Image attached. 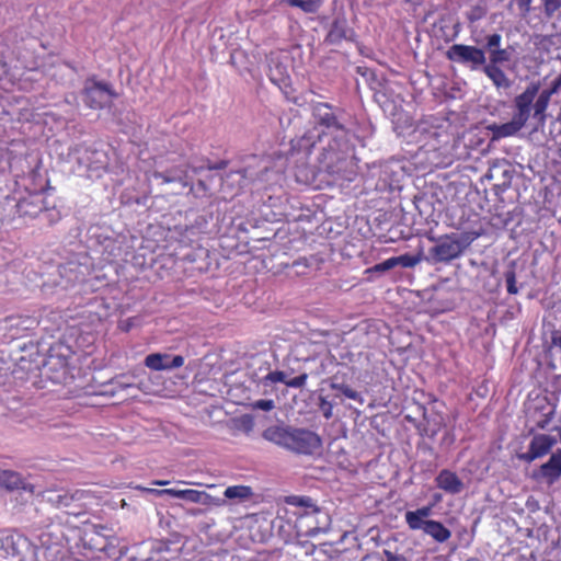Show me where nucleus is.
Returning a JSON list of instances; mask_svg holds the SVG:
<instances>
[{"label":"nucleus","instance_id":"1","mask_svg":"<svg viewBox=\"0 0 561 561\" xmlns=\"http://www.w3.org/2000/svg\"><path fill=\"white\" fill-rule=\"evenodd\" d=\"M311 114L314 122L312 129L301 137L291 139L287 153L288 165L293 168L296 181L299 183H308L313 178L314 170L309 165V156L317 144H322L330 138L350 137L351 134L331 104L318 102L312 105Z\"/></svg>","mask_w":561,"mask_h":561},{"label":"nucleus","instance_id":"2","mask_svg":"<svg viewBox=\"0 0 561 561\" xmlns=\"http://www.w3.org/2000/svg\"><path fill=\"white\" fill-rule=\"evenodd\" d=\"M286 503L297 507L295 529L297 537H313L329 530L331 517L309 496H288Z\"/></svg>","mask_w":561,"mask_h":561},{"label":"nucleus","instance_id":"3","mask_svg":"<svg viewBox=\"0 0 561 561\" xmlns=\"http://www.w3.org/2000/svg\"><path fill=\"white\" fill-rule=\"evenodd\" d=\"M264 437L299 455H312L322 446L319 435L305 428L272 426L264 432Z\"/></svg>","mask_w":561,"mask_h":561},{"label":"nucleus","instance_id":"4","mask_svg":"<svg viewBox=\"0 0 561 561\" xmlns=\"http://www.w3.org/2000/svg\"><path fill=\"white\" fill-rule=\"evenodd\" d=\"M319 145L320 153L317 157V163L309 161V165L314 170V174L307 184L312 183L320 172L331 175L340 174L346 164L351 149L350 137L330 138Z\"/></svg>","mask_w":561,"mask_h":561},{"label":"nucleus","instance_id":"5","mask_svg":"<svg viewBox=\"0 0 561 561\" xmlns=\"http://www.w3.org/2000/svg\"><path fill=\"white\" fill-rule=\"evenodd\" d=\"M33 547L34 561H69V543L59 525L48 526Z\"/></svg>","mask_w":561,"mask_h":561},{"label":"nucleus","instance_id":"6","mask_svg":"<svg viewBox=\"0 0 561 561\" xmlns=\"http://www.w3.org/2000/svg\"><path fill=\"white\" fill-rule=\"evenodd\" d=\"M82 101L91 110H102L110 106L118 94L106 82L87 79L81 91Z\"/></svg>","mask_w":561,"mask_h":561},{"label":"nucleus","instance_id":"7","mask_svg":"<svg viewBox=\"0 0 561 561\" xmlns=\"http://www.w3.org/2000/svg\"><path fill=\"white\" fill-rule=\"evenodd\" d=\"M448 60L459 64H470L471 69H478L486 61L485 53L482 48L465 45L454 44L446 51Z\"/></svg>","mask_w":561,"mask_h":561},{"label":"nucleus","instance_id":"8","mask_svg":"<svg viewBox=\"0 0 561 561\" xmlns=\"http://www.w3.org/2000/svg\"><path fill=\"white\" fill-rule=\"evenodd\" d=\"M466 247L455 234L445 236L431 249V255L436 262H450L459 257Z\"/></svg>","mask_w":561,"mask_h":561},{"label":"nucleus","instance_id":"9","mask_svg":"<svg viewBox=\"0 0 561 561\" xmlns=\"http://www.w3.org/2000/svg\"><path fill=\"white\" fill-rule=\"evenodd\" d=\"M108 529L102 525H91L87 527L80 536L83 547L91 551L107 552L111 546L110 536L104 533Z\"/></svg>","mask_w":561,"mask_h":561},{"label":"nucleus","instance_id":"10","mask_svg":"<svg viewBox=\"0 0 561 561\" xmlns=\"http://www.w3.org/2000/svg\"><path fill=\"white\" fill-rule=\"evenodd\" d=\"M540 84L538 82H531L525 89V91L514 99V114L513 116L523 123H527L530 117L533 110V103L538 95Z\"/></svg>","mask_w":561,"mask_h":561},{"label":"nucleus","instance_id":"11","mask_svg":"<svg viewBox=\"0 0 561 561\" xmlns=\"http://www.w3.org/2000/svg\"><path fill=\"white\" fill-rule=\"evenodd\" d=\"M423 410V420L416 424V430L422 437L434 438L445 427V416L442 412L434 409Z\"/></svg>","mask_w":561,"mask_h":561},{"label":"nucleus","instance_id":"12","mask_svg":"<svg viewBox=\"0 0 561 561\" xmlns=\"http://www.w3.org/2000/svg\"><path fill=\"white\" fill-rule=\"evenodd\" d=\"M556 444V437L547 434H536L529 443L528 450L522 454L519 458L523 461L530 463L534 460L548 455Z\"/></svg>","mask_w":561,"mask_h":561},{"label":"nucleus","instance_id":"13","mask_svg":"<svg viewBox=\"0 0 561 561\" xmlns=\"http://www.w3.org/2000/svg\"><path fill=\"white\" fill-rule=\"evenodd\" d=\"M184 357L182 355H171L167 353H151L145 357L144 364L147 368L160 370H173L184 365Z\"/></svg>","mask_w":561,"mask_h":561},{"label":"nucleus","instance_id":"14","mask_svg":"<svg viewBox=\"0 0 561 561\" xmlns=\"http://www.w3.org/2000/svg\"><path fill=\"white\" fill-rule=\"evenodd\" d=\"M561 477V449L553 453L549 460L542 463L537 471H534L533 478L545 481L548 485L556 483Z\"/></svg>","mask_w":561,"mask_h":561},{"label":"nucleus","instance_id":"15","mask_svg":"<svg viewBox=\"0 0 561 561\" xmlns=\"http://www.w3.org/2000/svg\"><path fill=\"white\" fill-rule=\"evenodd\" d=\"M502 36L499 33L485 37V49L489 51V64L494 66L505 65L512 59L510 48H501Z\"/></svg>","mask_w":561,"mask_h":561},{"label":"nucleus","instance_id":"16","mask_svg":"<svg viewBox=\"0 0 561 561\" xmlns=\"http://www.w3.org/2000/svg\"><path fill=\"white\" fill-rule=\"evenodd\" d=\"M0 541L4 557H22L31 549V542L20 533H11L2 537Z\"/></svg>","mask_w":561,"mask_h":561},{"label":"nucleus","instance_id":"17","mask_svg":"<svg viewBox=\"0 0 561 561\" xmlns=\"http://www.w3.org/2000/svg\"><path fill=\"white\" fill-rule=\"evenodd\" d=\"M500 175L502 180L494 183V190L496 192H504L511 186L513 179V170L506 160L493 163L486 173L489 180L497 181L500 180Z\"/></svg>","mask_w":561,"mask_h":561},{"label":"nucleus","instance_id":"18","mask_svg":"<svg viewBox=\"0 0 561 561\" xmlns=\"http://www.w3.org/2000/svg\"><path fill=\"white\" fill-rule=\"evenodd\" d=\"M83 492L70 493L66 490H46L43 493L44 500L56 508H68L76 501L82 499Z\"/></svg>","mask_w":561,"mask_h":561},{"label":"nucleus","instance_id":"19","mask_svg":"<svg viewBox=\"0 0 561 561\" xmlns=\"http://www.w3.org/2000/svg\"><path fill=\"white\" fill-rule=\"evenodd\" d=\"M435 484L438 489L448 494H459L463 490V482L456 472L449 469H443L435 478Z\"/></svg>","mask_w":561,"mask_h":561},{"label":"nucleus","instance_id":"20","mask_svg":"<svg viewBox=\"0 0 561 561\" xmlns=\"http://www.w3.org/2000/svg\"><path fill=\"white\" fill-rule=\"evenodd\" d=\"M435 502L417 508L416 511H408L404 515L405 523L411 530H420L432 515L433 507L442 500L439 494L435 495Z\"/></svg>","mask_w":561,"mask_h":561},{"label":"nucleus","instance_id":"21","mask_svg":"<svg viewBox=\"0 0 561 561\" xmlns=\"http://www.w3.org/2000/svg\"><path fill=\"white\" fill-rule=\"evenodd\" d=\"M553 416L554 407L550 405L548 402L535 407L534 411L529 412V420L534 423L531 431L535 428L545 430L552 421Z\"/></svg>","mask_w":561,"mask_h":561},{"label":"nucleus","instance_id":"22","mask_svg":"<svg viewBox=\"0 0 561 561\" xmlns=\"http://www.w3.org/2000/svg\"><path fill=\"white\" fill-rule=\"evenodd\" d=\"M178 499L188 501L191 503H201L204 505H221L224 501L214 497L213 495L194 489L179 490Z\"/></svg>","mask_w":561,"mask_h":561},{"label":"nucleus","instance_id":"23","mask_svg":"<svg viewBox=\"0 0 561 561\" xmlns=\"http://www.w3.org/2000/svg\"><path fill=\"white\" fill-rule=\"evenodd\" d=\"M421 529L439 543L446 542L451 537V531L442 522L435 519H428Z\"/></svg>","mask_w":561,"mask_h":561},{"label":"nucleus","instance_id":"24","mask_svg":"<svg viewBox=\"0 0 561 561\" xmlns=\"http://www.w3.org/2000/svg\"><path fill=\"white\" fill-rule=\"evenodd\" d=\"M483 72L497 89H508L512 84L511 80L505 75V72L500 68V66L484 64Z\"/></svg>","mask_w":561,"mask_h":561},{"label":"nucleus","instance_id":"25","mask_svg":"<svg viewBox=\"0 0 561 561\" xmlns=\"http://www.w3.org/2000/svg\"><path fill=\"white\" fill-rule=\"evenodd\" d=\"M526 124L516 117H512L511 122L494 125L491 129L495 138L511 137L517 134Z\"/></svg>","mask_w":561,"mask_h":561},{"label":"nucleus","instance_id":"26","mask_svg":"<svg viewBox=\"0 0 561 561\" xmlns=\"http://www.w3.org/2000/svg\"><path fill=\"white\" fill-rule=\"evenodd\" d=\"M551 95L546 92L541 91L538 92V95L536 96L534 103H533V110H534V118L538 121V123L543 124L547 118V108L549 106Z\"/></svg>","mask_w":561,"mask_h":561},{"label":"nucleus","instance_id":"27","mask_svg":"<svg viewBox=\"0 0 561 561\" xmlns=\"http://www.w3.org/2000/svg\"><path fill=\"white\" fill-rule=\"evenodd\" d=\"M224 495L228 500L244 502L253 496V490L249 485H231L225 490Z\"/></svg>","mask_w":561,"mask_h":561},{"label":"nucleus","instance_id":"28","mask_svg":"<svg viewBox=\"0 0 561 561\" xmlns=\"http://www.w3.org/2000/svg\"><path fill=\"white\" fill-rule=\"evenodd\" d=\"M0 485L8 490L23 488V480L18 472L4 470L0 472Z\"/></svg>","mask_w":561,"mask_h":561},{"label":"nucleus","instance_id":"29","mask_svg":"<svg viewBox=\"0 0 561 561\" xmlns=\"http://www.w3.org/2000/svg\"><path fill=\"white\" fill-rule=\"evenodd\" d=\"M18 213L20 216L34 217L43 209L42 203H35L32 198H22L19 201Z\"/></svg>","mask_w":561,"mask_h":561},{"label":"nucleus","instance_id":"30","mask_svg":"<svg viewBox=\"0 0 561 561\" xmlns=\"http://www.w3.org/2000/svg\"><path fill=\"white\" fill-rule=\"evenodd\" d=\"M151 552L157 554L156 561H171L175 558V554L168 556L171 553L170 542L156 540L151 543Z\"/></svg>","mask_w":561,"mask_h":561},{"label":"nucleus","instance_id":"31","mask_svg":"<svg viewBox=\"0 0 561 561\" xmlns=\"http://www.w3.org/2000/svg\"><path fill=\"white\" fill-rule=\"evenodd\" d=\"M154 179H161L164 183H172L176 181H182L186 178V171L180 168H176L174 170H170L167 172H153Z\"/></svg>","mask_w":561,"mask_h":561},{"label":"nucleus","instance_id":"32","mask_svg":"<svg viewBox=\"0 0 561 561\" xmlns=\"http://www.w3.org/2000/svg\"><path fill=\"white\" fill-rule=\"evenodd\" d=\"M345 37L346 31L344 23L341 21H334L327 36V41L330 42L331 44H335L341 42Z\"/></svg>","mask_w":561,"mask_h":561},{"label":"nucleus","instance_id":"33","mask_svg":"<svg viewBox=\"0 0 561 561\" xmlns=\"http://www.w3.org/2000/svg\"><path fill=\"white\" fill-rule=\"evenodd\" d=\"M287 3L307 13H316L320 8V0H287Z\"/></svg>","mask_w":561,"mask_h":561},{"label":"nucleus","instance_id":"34","mask_svg":"<svg viewBox=\"0 0 561 561\" xmlns=\"http://www.w3.org/2000/svg\"><path fill=\"white\" fill-rule=\"evenodd\" d=\"M135 489L140 490L146 493H149V494H153L158 497H162L164 495L178 497V493H179V490H176V489H150V488H145L141 485H137Z\"/></svg>","mask_w":561,"mask_h":561},{"label":"nucleus","instance_id":"35","mask_svg":"<svg viewBox=\"0 0 561 561\" xmlns=\"http://www.w3.org/2000/svg\"><path fill=\"white\" fill-rule=\"evenodd\" d=\"M331 388L341 391L342 394L345 396L348 399H352V400H355V401H360L362 400L359 392H357L356 390L352 389L350 386H347L345 383H334L333 382V383H331Z\"/></svg>","mask_w":561,"mask_h":561},{"label":"nucleus","instance_id":"36","mask_svg":"<svg viewBox=\"0 0 561 561\" xmlns=\"http://www.w3.org/2000/svg\"><path fill=\"white\" fill-rule=\"evenodd\" d=\"M319 410L321 411L322 415L330 420L333 416V403L327 399L324 396H319V403H318Z\"/></svg>","mask_w":561,"mask_h":561},{"label":"nucleus","instance_id":"37","mask_svg":"<svg viewBox=\"0 0 561 561\" xmlns=\"http://www.w3.org/2000/svg\"><path fill=\"white\" fill-rule=\"evenodd\" d=\"M504 277H505L507 293L511 295H516L518 293V288L516 286L515 271L513 268L506 271L504 274Z\"/></svg>","mask_w":561,"mask_h":561},{"label":"nucleus","instance_id":"38","mask_svg":"<svg viewBox=\"0 0 561 561\" xmlns=\"http://www.w3.org/2000/svg\"><path fill=\"white\" fill-rule=\"evenodd\" d=\"M397 266V262L394 261L393 256L392 257H389L387 260H385L383 262L381 263H378L376 265H374L373 267L368 268L366 272L367 273H370V272H386V271H389L393 267Z\"/></svg>","mask_w":561,"mask_h":561},{"label":"nucleus","instance_id":"39","mask_svg":"<svg viewBox=\"0 0 561 561\" xmlns=\"http://www.w3.org/2000/svg\"><path fill=\"white\" fill-rule=\"evenodd\" d=\"M393 259L397 262V265H401L403 267H413L419 262L415 256L409 254L393 256Z\"/></svg>","mask_w":561,"mask_h":561},{"label":"nucleus","instance_id":"40","mask_svg":"<svg viewBox=\"0 0 561 561\" xmlns=\"http://www.w3.org/2000/svg\"><path fill=\"white\" fill-rule=\"evenodd\" d=\"M308 379V374L304 373L286 381V386L290 388H302Z\"/></svg>","mask_w":561,"mask_h":561},{"label":"nucleus","instance_id":"41","mask_svg":"<svg viewBox=\"0 0 561 561\" xmlns=\"http://www.w3.org/2000/svg\"><path fill=\"white\" fill-rule=\"evenodd\" d=\"M275 407L274 401L271 399H261L253 403L254 409L263 410V411H271Z\"/></svg>","mask_w":561,"mask_h":561},{"label":"nucleus","instance_id":"42","mask_svg":"<svg viewBox=\"0 0 561 561\" xmlns=\"http://www.w3.org/2000/svg\"><path fill=\"white\" fill-rule=\"evenodd\" d=\"M266 379L272 382H283L286 385V374L282 370H274L267 374Z\"/></svg>","mask_w":561,"mask_h":561},{"label":"nucleus","instance_id":"43","mask_svg":"<svg viewBox=\"0 0 561 561\" xmlns=\"http://www.w3.org/2000/svg\"><path fill=\"white\" fill-rule=\"evenodd\" d=\"M545 8L548 13H553L561 8V0H546Z\"/></svg>","mask_w":561,"mask_h":561},{"label":"nucleus","instance_id":"44","mask_svg":"<svg viewBox=\"0 0 561 561\" xmlns=\"http://www.w3.org/2000/svg\"><path fill=\"white\" fill-rule=\"evenodd\" d=\"M386 561H408L402 554L393 553L390 550H383Z\"/></svg>","mask_w":561,"mask_h":561},{"label":"nucleus","instance_id":"45","mask_svg":"<svg viewBox=\"0 0 561 561\" xmlns=\"http://www.w3.org/2000/svg\"><path fill=\"white\" fill-rule=\"evenodd\" d=\"M561 87V77L557 78L553 82L551 88L546 89L545 91L548 92L551 96L554 94L559 88Z\"/></svg>","mask_w":561,"mask_h":561},{"label":"nucleus","instance_id":"46","mask_svg":"<svg viewBox=\"0 0 561 561\" xmlns=\"http://www.w3.org/2000/svg\"><path fill=\"white\" fill-rule=\"evenodd\" d=\"M551 342L554 346L561 350V331H554L552 333Z\"/></svg>","mask_w":561,"mask_h":561},{"label":"nucleus","instance_id":"47","mask_svg":"<svg viewBox=\"0 0 561 561\" xmlns=\"http://www.w3.org/2000/svg\"><path fill=\"white\" fill-rule=\"evenodd\" d=\"M520 9H528L531 0H515Z\"/></svg>","mask_w":561,"mask_h":561},{"label":"nucleus","instance_id":"48","mask_svg":"<svg viewBox=\"0 0 561 561\" xmlns=\"http://www.w3.org/2000/svg\"><path fill=\"white\" fill-rule=\"evenodd\" d=\"M152 484L159 485V486H164V485L169 484V481L168 480H154V481H152Z\"/></svg>","mask_w":561,"mask_h":561},{"label":"nucleus","instance_id":"49","mask_svg":"<svg viewBox=\"0 0 561 561\" xmlns=\"http://www.w3.org/2000/svg\"><path fill=\"white\" fill-rule=\"evenodd\" d=\"M230 561H256V560H254V559H243L241 557L233 556V557H231Z\"/></svg>","mask_w":561,"mask_h":561},{"label":"nucleus","instance_id":"50","mask_svg":"<svg viewBox=\"0 0 561 561\" xmlns=\"http://www.w3.org/2000/svg\"><path fill=\"white\" fill-rule=\"evenodd\" d=\"M67 513H68V514H70V515L78 516V515H80V514H81V510H79V511H76V510L67 511Z\"/></svg>","mask_w":561,"mask_h":561},{"label":"nucleus","instance_id":"51","mask_svg":"<svg viewBox=\"0 0 561 561\" xmlns=\"http://www.w3.org/2000/svg\"><path fill=\"white\" fill-rule=\"evenodd\" d=\"M227 165V162H220L218 165L214 167L213 169H222Z\"/></svg>","mask_w":561,"mask_h":561},{"label":"nucleus","instance_id":"52","mask_svg":"<svg viewBox=\"0 0 561 561\" xmlns=\"http://www.w3.org/2000/svg\"><path fill=\"white\" fill-rule=\"evenodd\" d=\"M119 386L122 388H127V387H130L131 385L130 383H123V382H119Z\"/></svg>","mask_w":561,"mask_h":561},{"label":"nucleus","instance_id":"53","mask_svg":"<svg viewBox=\"0 0 561 561\" xmlns=\"http://www.w3.org/2000/svg\"><path fill=\"white\" fill-rule=\"evenodd\" d=\"M202 511L201 510H194L192 513L193 515H196V514H199Z\"/></svg>","mask_w":561,"mask_h":561},{"label":"nucleus","instance_id":"54","mask_svg":"<svg viewBox=\"0 0 561 561\" xmlns=\"http://www.w3.org/2000/svg\"><path fill=\"white\" fill-rule=\"evenodd\" d=\"M467 561H480L478 558H469Z\"/></svg>","mask_w":561,"mask_h":561},{"label":"nucleus","instance_id":"55","mask_svg":"<svg viewBox=\"0 0 561 561\" xmlns=\"http://www.w3.org/2000/svg\"><path fill=\"white\" fill-rule=\"evenodd\" d=\"M479 18H480V16H470L469 19H470V21H474V20H477V19H479Z\"/></svg>","mask_w":561,"mask_h":561}]
</instances>
